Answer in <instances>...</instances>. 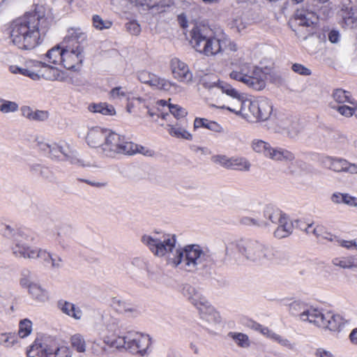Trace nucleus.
Here are the masks:
<instances>
[{"instance_id": "58", "label": "nucleus", "mask_w": 357, "mask_h": 357, "mask_svg": "<svg viewBox=\"0 0 357 357\" xmlns=\"http://www.w3.org/2000/svg\"><path fill=\"white\" fill-rule=\"evenodd\" d=\"M336 109L340 114L346 117H351L354 115V106H347V105H340L336 107Z\"/></svg>"}, {"instance_id": "63", "label": "nucleus", "mask_w": 357, "mask_h": 357, "mask_svg": "<svg viewBox=\"0 0 357 357\" xmlns=\"http://www.w3.org/2000/svg\"><path fill=\"white\" fill-rule=\"evenodd\" d=\"M102 344L98 341L92 342L91 346L90 347V351L91 354L96 356H102Z\"/></svg>"}, {"instance_id": "52", "label": "nucleus", "mask_w": 357, "mask_h": 357, "mask_svg": "<svg viewBox=\"0 0 357 357\" xmlns=\"http://www.w3.org/2000/svg\"><path fill=\"white\" fill-rule=\"evenodd\" d=\"M127 91L122 86H116L109 91V96L112 99H122L126 97Z\"/></svg>"}, {"instance_id": "37", "label": "nucleus", "mask_w": 357, "mask_h": 357, "mask_svg": "<svg viewBox=\"0 0 357 357\" xmlns=\"http://www.w3.org/2000/svg\"><path fill=\"white\" fill-rule=\"evenodd\" d=\"M70 343L73 347L77 352L84 353L86 351V342L84 336L79 333H76L71 336Z\"/></svg>"}, {"instance_id": "32", "label": "nucleus", "mask_w": 357, "mask_h": 357, "mask_svg": "<svg viewBox=\"0 0 357 357\" xmlns=\"http://www.w3.org/2000/svg\"><path fill=\"white\" fill-rule=\"evenodd\" d=\"M29 293L38 302L45 303L49 298L47 291L36 283L30 286Z\"/></svg>"}, {"instance_id": "40", "label": "nucleus", "mask_w": 357, "mask_h": 357, "mask_svg": "<svg viewBox=\"0 0 357 357\" xmlns=\"http://www.w3.org/2000/svg\"><path fill=\"white\" fill-rule=\"evenodd\" d=\"M10 70L13 74L20 73L24 76L30 77L33 80H38L40 78V75L38 73L29 69L28 68H21L17 66H10Z\"/></svg>"}, {"instance_id": "54", "label": "nucleus", "mask_w": 357, "mask_h": 357, "mask_svg": "<svg viewBox=\"0 0 357 357\" xmlns=\"http://www.w3.org/2000/svg\"><path fill=\"white\" fill-rule=\"evenodd\" d=\"M116 335H118V337L112 340V342L111 343L112 347H114V348L116 349L124 348L127 350V340H126V334L122 335L121 334Z\"/></svg>"}, {"instance_id": "26", "label": "nucleus", "mask_w": 357, "mask_h": 357, "mask_svg": "<svg viewBox=\"0 0 357 357\" xmlns=\"http://www.w3.org/2000/svg\"><path fill=\"white\" fill-rule=\"evenodd\" d=\"M148 84L152 86H155L158 89L165 91H169L172 88L176 89L178 86L176 84L172 83L169 81L160 78L153 74L151 76V79H149Z\"/></svg>"}, {"instance_id": "22", "label": "nucleus", "mask_w": 357, "mask_h": 357, "mask_svg": "<svg viewBox=\"0 0 357 357\" xmlns=\"http://www.w3.org/2000/svg\"><path fill=\"white\" fill-rule=\"evenodd\" d=\"M112 305L118 312L121 314H130L132 317H137L139 312L136 307L119 298H114Z\"/></svg>"}, {"instance_id": "64", "label": "nucleus", "mask_w": 357, "mask_h": 357, "mask_svg": "<svg viewBox=\"0 0 357 357\" xmlns=\"http://www.w3.org/2000/svg\"><path fill=\"white\" fill-rule=\"evenodd\" d=\"M343 203L350 206H357V198L351 197L348 194L343 195Z\"/></svg>"}, {"instance_id": "39", "label": "nucleus", "mask_w": 357, "mask_h": 357, "mask_svg": "<svg viewBox=\"0 0 357 357\" xmlns=\"http://www.w3.org/2000/svg\"><path fill=\"white\" fill-rule=\"evenodd\" d=\"M45 17L44 8L42 6H36L32 12H27L24 15L25 20L23 22H30L31 21H38L43 20Z\"/></svg>"}, {"instance_id": "41", "label": "nucleus", "mask_w": 357, "mask_h": 357, "mask_svg": "<svg viewBox=\"0 0 357 357\" xmlns=\"http://www.w3.org/2000/svg\"><path fill=\"white\" fill-rule=\"evenodd\" d=\"M32 331V322L28 319H24L21 320L19 324L18 335L20 337L24 338L31 334Z\"/></svg>"}, {"instance_id": "35", "label": "nucleus", "mask_w": 357, "mask_h": 357, "mask_svg": "<svg viewBox=\"0 0 357 357\" xmlns=\"http://www.w3.org/2000/svg\"><path fill=\"white\" fill-rule=\"evenodd\" d=\"M252 148L256 153H262L268 158L272 146L267 142L261 139H254L252 142Z\"/></svg>"}, {"instance_id": "11", "label": "nucleus", "mask_w": 357, "mask_h": 357, "mask_svg": "<svg viewBox=\"0 0 357 357\" xmlns=\"http://www.w3.org/2000/svg\"><path fill=\"white\" fill-rule=\"evenodd\" d=\"M127 351L141 356H146L150 354L151 338L149 335L142 334L135 331L126 333Z\"/></svg>"}, {"instance_id": "14", "label": "nucleus", "mask_w": 357, "mask_h": 357, "mask_svg": "<svg viewBox=\"0 0 357 357\" xmlns=\"http://www.w3.org/2000/svg\"><path fill=\"white\" fill-rule=\"evenodd\" d=\"M171 68L174 78L179 82L189 83L192 81V74L188 65L178 59H172Z\"/></svg>"}, {"instance_id": "19", "label": "nucleus", "mask_w": 357, "mask_h": 357, "mask_svg": "<svg viewBox=\"0 0 357 357\" xmlns=\"http://www.w3.org/2000/svg\"><path fill=\"white\" fill-rule=\"evenodd\" d=\"M198 310L201 319L204 321V324L205 327H208L220 322V317L219 313L216 312L209 303L205 305L204 307H199Z\"/></svg>"}, {"instance_id": "55", "label": "nucleus", "mask_w": 357, "mask_h": 357, "mask_svg": "<svg viewBox=\"0 0 357 357\" xmlns=\"http://www.w3.org/2000/svg\"><path fill=\"white\" fill-rule=\"evenodd\" d=\"M107 329L115 334H121V328H122L121 324L119 319L115 318H111L109 322L107 325Z\"/></svg>"}, {"instance_id": "6", "label": "nucleus", "mask_w": 357, "mask_h": 357, "mask_svg": "<svg viewBox=\"0 0 357 357\" xmlns=\"http://www.w3.org/2000/svg\"><path fill=\"white\" fill-rule=\"evenodd\" d=\"M222 109H226L237 115H241L245 119H250L252 116L259 121L267 120L272 112L273 105L270 100L265 97H261L256 101L245 100L241 103V107L238 109H231V107L222 106Z\"/></svg>"}, {"instance_id": "17", "label": "nucleus", "mask_w": 357, "mask_h": 357, "mask_svg": "<svg viewBox=\"0 0 357 357\" xmlns=\"http://www.w3.org/2000/svg\"><path fill=\"white\" fill-rule=\"evenodd\" d=\"M109 130L100 127H93L89 130L86 137L87 144L92 148H100L104 143Z\"/></svg>"}, {"instance_id": "31", "label": "nucleus", "mask_w": 357, "mask_h": 357, "mask_svg": "<svg viewBox=\"0 0 357 357\" xmlns=\"http://www.w3.org/2000/svg\"><path fill=\"white\" fill-rule=\"evenodd\" d=\"M137 6H146L148 9L155 10L156 13L165 11V6L162 4L160 0H130Z\"/></svg>"}, {"instance_id": "56", "label": "nucleus", "mask_w": 357, "mask_h": 357, "mask_svg": "<svg viewBox=\"0 0 357 357\" xmlns=\"http://www.w3.org/2000/svg\"><path fill=\"white\" fill-rule=\"evenodd\" d=\"M241 223L244 225H256L258 227L268 226V224L266 222L261 221L259 222L257 219L252 218L250 217H243L241 219Z\"/></svg>"}, {"instance_id": "2", "label": "nucleus", "mask_w": 357, "mask_h": 357, "mask_svg": "<svg viewBox=\"0 0 357 357\" xmlns=\"http://www.w3.org/2000/svg\"><path fill=\"white\" fill-rule=\"evenodd\" d=\"M208 24H194L190 31V43L199 53L206 56L225 52L229 54L238 50L237 45L224 33L212 36Z\"/></svg>"}, {"instance_id": "38", "label": "nucleus", "mask_w": 357, "mask_h": 357, "mask_svg": "<svg viewBox=\"0 0 357 357\" xmlns=\"http://www.w3.org/2000/svg\"><path fill=\"white\" fill-rule=\"evenodd\" d=\"M30 171L33 174L40 176L44 178H50L52 177V172L48 167L40 164L33 163L30 165Z\"/></svg>"}, {"instance_id": "59", "label": "nucleus", "mask_w": 357, "mask_h": 357, "mask_svg": "<svg viewBox=\"0 0 357 357\" xmlns=\"http://www.w3.org/2000/svg\"><path fill=\"white\" fill-rule=\"evenodd\" d=\"M291 69L294 72L301 75H311V70L300 63H294L291 66Z\"/></svg>"}, {"instance_id": "33", "label": "nucleus", "mask_w": 357, "mask_h": 357, "mask_svg": "<svg viewBox=\"0 0 357 357\" xmlns=\"http://www.w3.org/2000/svg\"><path fill=\"white\" fill-rule=\"evenodd\" d=\"M334 100L339 103H349L356 105V100L352 98L350 92L341 89H337L333 93Z\"/></svg>"}, {"instance_id": "36", "label": "nucleus", "mask_w": 357, "mask_h": 357, "mask_svg": "<svg viewBox=\"0 0 357 357\" xmlns=\"http://www.w3.org/2000/svg\"><path fill=\"white\" fill-rule=\"evenodd\" d=\"M195 128H205L215 132H220L221 126L215 121H208L206 119L196 118L194 122Z\"/></svg>"}, {"instance_id": "44", "label": "nucleus", "mask_w": 357, "mask_h": 357, "mask_svg": "<svg viewBox=\"0 0 357 357\" xmlns=\"http://www.w3.org/2000/svg\"><path fill=\"white\" fill-rule=\"evenodd\" d=\"M228 336L231 337L235 342L241 347H248L250 345L248 337L241 333H233L230 332Z\"/></svg>"}, {"instance_id": "30", "label": "nucleus", "mask_w": 357, "mask_h": 357, "mask_svg": "<svg viewBox=\"0 0 357 357\" xmlns=\"http://www.w3.org/2000/svg\"><path fill=\"white\" fill-rule=\"evenodd\" d=\"M89 111L95 113H100L103 115L112 116L116 114L114 107L106 102L93 103L89 106Z\"/></svg>"}, {"instance_id": "16", "label": "nucleus", "mask_w": 357, "mask_h": 357, "mask_svg": "<svg viewBox=\"0 0 357 357\" xmlns=\"http://www.w3.org/2000/svg\"><path fill=\"white\" fill-rule=\"evenodd\" d=\"M266 75L260 68H254V72L247 77L243 82L248 87L260 91L266 86Z\"/></svg>"}, {"instance_id": "3", "label": "nucleus", "mask_w": 357, "mask_h": 357, "mask_svg": "<svg viewBox=\"0 0 357 357\" xmlns=\"http://www.w3.org/2000/svg\"><path fill=\"white\" fill-rule=\"evenodd\" d=\"M1 231L4 236L13 238L12 251L15 257L24 259L38 258L44 262L51 261L53 268H59L61 267V264L56 262V259L53 258L51 254L45 250L32 248L29 245V243L32 242L34 238L27 231L21 229H14L8 225H3Z\"/></svg>"}, {"instance_id": "34", "label": "nucleus", "mask_w": 357, "mask_h": 357, "mask_svg": "<svg viewBox=\"0 0 357 357\" xmlns=\"http://www.w3.org/2000/svg\"><path fill=\"white\" fill-rule=\"evenodd\" d=\"M284 215L281 211L271 206H267L264 211V218L274 224H278Z\"/></svg>"}, {"instance_id": "49", "label": "nucleus", "mask_w": 357, "mask_h": 357, "mask_svg": "<svg viewBox=\"0 0 357 357\" xmlns=\"http://www.w3.org/2000/svg\"><path fill=\"white\" fill-rule=\"evenodd\" d=\"M189 301L199 310V307H204L207 305L208 302L206 301L205 297L202 296L201 292L198 291L194 295Z\"/></svg>"}, {"instance_id": "12", "label": "nucleus", "mask_w": 357, "mask_h": 357, "mask_svg": "<svg viewBox=\"0 0 357 357\" xmlns=\"http://www.w3.org/2000/svg\"><path fill=\"white\" fill-rule=\"evenodd\" d=\"M28 357H72V351L66 347H52L35 342L27 351Z\"/></svg>"}, {"instance_id": "42", "label": "nucleus", "mask_w": 357, "mask_h": 357, "mask_svg": "<svg viewBox=\"0 0 357 357\" xmlns=\"http://www.w3.org/2000/svg\"><path fill=\"white\" fill-rule=\"evenodd\" d=\"M168 132L170 135L177 138H182L185 139H192V135L187 130L177 126H170Z\"/></svg>"}, {"instance_id": "23", "label": "nucleus", "mask_w": 357, "mask_h": 357, "mask_svg": "<svg viewBox=\"0 0 357 357\" xmlns=\"http://www.w3.org/2000/svg\"><path fill=\"white\" fill-rule=\"evenodd\" d=\"M323 164L328 169L336 172H345L347 160L326 156L322 160Z\"/></svg>"}, {"instance_id": "24", "label": "nucleus", "mask_w": 357, "mask_h": 357, "mask_svg": "<svg viewBox=\"0 0 357 357\" xmlns=\"http://www.w3.org/2000/svg\"><path fill=\"white\" fill-rule=\"evenodd\" d=\"M268 158L275 161L291 162L295 159V156L293 153L287 149L272 147Z\"/></svg>"}, {"instance_id": "27", "label": "nucleus", "mask_w": 357, "mask_h": 357, "mask_svg": "<svg viewBox=\"0 0 357 357\" xmlns=\"http://www.w3.org/2000/svg\"><path fill=\"white\" fill-rule=\"evenodd\" d=\"M63 42L62 46H55L50 49L45 54L46 58L48 59V62L53 64H61L63 52H64Z\"/></svg>"}, {"instance_id": "45", "label": "nucleus", "mask_w": 357, "mask_h": 357, "mask_svg": "<svg viewBox=\"0 0 357 357\" xmlns=\"http://www.w3.org/2000/svg\"><path fill=\"white\" fill-rule=\"evenodd\" d=\"M17 342V336L14 333H1L0 334V344L4 347H11Z\"/></svg>"}, {"instance_id": "18", "label": "nucleus", "mask_w": 357, "mask_h": 357, "mask_svg": "<svg viewBox=\"0 0 357 357\" xmlns=\"http://www.w3.org/2000/svg\"><path fill=\"white\" fill-rule=\"evenodd\" d=\"M39 148L48 154V156L52 160H64V156L67 155V150L63 146L56 143H39Z\"/></svg>"}, {"instance_id": "60", "label": "nucleus", "mask_w": 357, "mask_h": 357, "mask_svg": "<svg viewBox=\"0 0 357 357\" xmlns=\"http://www.w3.org/2000/svg\"><path fill=\"white\" fill-rule=\"evenodd\" d=\"M197 291L198 290L195 287L188 284H185L182 289L183 294L187 297L188 300L195 295Z\"/></svg>"}, {"instance_id": "47", "label": "nucleus", "mask_w": 357, "mask_h": 357, "mask_svg": "<svg viewBox=\"0 0 357 357\" xmlns=\"http://www.w3.org/2000/svg\"><path fill=\"white\" fill-rule=\"evenodd\" d=\"M18 105L15 102L3 100L0 105V111L3 113L15 112L18 109Z\"/></svg>"}, {"instance_id": "9", "label": "nucleus", "mask_w": 357, "mask_h": 357, "mask_svg": "<svg viewBox=\"0 0 357 357\" xmlns=\"http://www.w3.org/2000/svg\"><path fill=\"white\" fill-rule=\"evenodd\" d=\"M328 1L312 0L307 8L298 9L295 12L294 19L304 21V22L327 20L332 14L331 8L325 4Z\"/></svg>"}, {"instance_id": "62", "label": "nucleus", "mask_w": 357, "mask_h": 357, "mask_svg": "<svg viewBox=\"0 0 357 357\" xmlns=\"http://www.w3.org/2000/svg\"><path fill=\"white\" fill-rule=\"evenodd\" d=\"M126 30L130 34L137 36L140 33L142 28L140 24H126Z\"/></svg>"}, {"instance_id": "7", "label": "nucleus", "mask_w": 357, "mask_h": 357, "mask_svg": "<svg viewBox=\"0 0 357 357\" xmlns=\"http://www.w3.org/2000/svg\"><path fill=\"white\" fill-rule=\"evenodd\" d=\"M136 149L137 144L126 141L124 136L111 130L101 146V153L109 158H115L119 154L132 155Z\"/></svg>"}, {"instance_id": "29", "label": "nucleus", "mask_w": 357, "mask_h": 357, "mask_svg": "<svg viewBox=\"0 0 357 357\" xmlns=\"http://www.w3.org/2000/svg\"><path fill=\"white\" fill-rule=\"evenodd\" d=\"M89 111L95 113H100L103 115L112 116L116 114L114 107L106 102L93 103L89 106Z\"/></svg>"}, {"instance_id": "21", "label": "nucleus", "mask_w": 357, "mask_h": 357, "mask_svg": "<svg viewBox=\"0 0 357 357\" xmlns=\"http://www.w3.org/2000/svg\"><path fill=\"white\" fill-rule=\"evenodd\" d=\"M58 308L65 314L79 320L82 318V311L73 303L64 300L57 302Z\"/></svg>"}, {"instance_id": "50", "label": "nucleus", "mask_w": 357, "mask_h": 357, "mask_svg": "<svg viewBox=\"0 0 357 357\" xmlns=\"http://www.w3.org/2000/svg\"><path fill=\"white\" fill-rule=\"evenodd\" d=\"M211 160L214 163L218 164L225 168L229 169L231 167L230 158L227 157L226 155H216L213 156Z\"/></svg>"}, {"instance_id": "51", "label": "nucleus", "mask_w": 357, "mask_h": 357, "mask_svg": "<svg viewBox=\"0 0 357 357\" xmlns=\"http://www.w3.org/2000/svg\"><path fill=\"white\" fill-rule=\"evenodd\" d=\"M335 266H340L342 268H351L356 266L351 259L347 258H335L333 260Z\"/></svg>"}, {"instance_id": "4", "label": "nucleus", "mask_w": 357, "mask_h": 357, "mask_svg": "<svg viewBox=\"0 0 357 357\" xmlns=\"http://www.w3.org/2000/svg\"><path fill=\"white\" fill-rule=\"evenodd\" d=\"M63 44L66 45L61 65L66 69H74L84 59V49L87 44L86 35L79 28L71 27L68 29Z\"/></svg>"}, {"instance_id": "15", "label": "nucleus", "mask_w": 357, "mask_h": 357, "mask_svg": "<svg viewBox=\"0 0 357 357\" xmlns=\"http://www.w3.org/2000/svg\"><path fill=\"white\" fill-rule=\"evenodd\" d=\"M204 86L209 89L214 86H217L218 88L221 89L222 93L234 98L236 101V107L234 108L231 107V109H238L240 107H241V103L245 101L243 95H241L234 88H233L229 84L223 81L218 80V82H214L209 85H208L206 83H204Z\"/></svg>"}, {"instance_id": "57", "label": "nucleus", "mask_w": 357, "mask_h": 357, "mask_svg": "<svg viewBox=\"0 0 357 357\" xmlns=\"http://www.w3.org/2000/svg\"><path fill=\"white\" fill-rule=\"evenodd\" d=\"M49 112L45 110H33V117L32 120L33 121H45L49 118Z\"/></svg>"}, {"instance_id": "10", "label": "nucleus", "mask_w": 357, "mask_h": 357, "mask_svg": "<svg viewBox=\"0 0 357 357\" xmlns=\"http://www.w3.org/2000/svg\"><path fill=\"white\" fill-rule=\"evenodd\" d=\"M240 248L243 250V256L248 260L252 261H261L263 259L271 260L275 256V251L272 248L255 240L243 239Z\"/></svg>"}, {"instance_id": "61", "label": "nucleus", "mask_w": 357, "mask_h": 357, "mask_svg": "<svg viewBox=\"0 0 357 357\" xmlns=\"http://www.w3.org/2000/svg\"><path fill=\"white\" fill-rule=\"evenodd\" d=\"M62 235H64L65 236H66L68 238L73 237V231L72 228L70 227L66 226V227H63L60 231L58 232V236H59V238H60V239L59 240V243L62 247H63V245L61 241Z\"/></svg>"}, {"instance_id": "1", "label": "nucleus", "mask_w": 357, "mask_h": 357, "mask_svg": "<svg viewBox=\"0 0 357 357\" xmlns=\"http://www.w3.org/2000/svg\"><path fill=\"white\" fill-rule=\"evenodd\" d=\"M142 241L157 257L167 256V263L188 272H208L218 261L208 250H203L198 245H188L175 249L176 237L174 234L155 233L154 236L144 235Z\"/></svg>"}, {"instance_id": "46", "label": "nucleus", "mask_w": 357, "mask_h": 357, "mask_svg": "<svg viewBox=\"0 0 357 357\" xmlns=\"http://www.w3.org/2000/svg\"><path fill=\"white\" fill-rule=\"evenodd\" d=\"M342 17L344 22H356L357 21V8L350 7L342 9Z\"/></svg>"}, {"instance_id": "53", "label": "nucleus", "mask_w": 357, "mask_h": 357, "mask_svg": "<svg viewBox=\"0 0 357 357\" xmlns=\"http://www.w3.org/2000/svg\"><path fill=\"white\" fill-rule=\"evenodd\" d=\"M277 225H278V227H279L280 229L287 232L289 234H291L293 230V224L288 220V218L286 216V215L280 220V221Z\"/></svg>"}, {"instance_id": "28", "label": "nucleus", "mask_w": 357, "mask_h": 357, "mask_svg": "<svg viewBox=\"0 0 357 357\" xmlns=\"http://www.w3.org/2000/svg\"><path fill=\"white\" fill-rule=\"evenodd\" d=\"M89 111L95 113H100L103 115L112 116L116 114L114 107L106 102L93 103L89 106Z\"/></svg>"}, {"instance_id": "8", "label": "nucleus", "mask_w": 357, "mask_h": 357, "mask_svg": "<svg viewBox=\"0 0 357 357\" xmlns=\"http://www.w3.org/2000/svg\"><path fill=\"white\" fill-rule=\"evenodd\" d=\"M303 321H308L314 325L328 329L331 331H338L344 325V319L340 314H333L331 312L323 313L317 309H310L300 314Z\"/></svg>"}, {"instance_id": "20", "label": "nucleus", "mask_w": 357, "mask_h": 357, "mask_svg": "<svg viewBox=\"0 0 357 357\" xmlns=\"http://www.w3.org/2000/svg\"><path fill=\"white\" fill-rule=\"evenodd\" d=\"M243 243V239L230 242L225 246V257L220 261V263L225 264L227 260L238 261L240 256H243V250L240 248V245Z\"/></svg>"}, {"instance_id": "48", "label": "nucleus", "mask_w": 357, "mask_h": 357, "mask_svg": "<svg viewBox=\"0 0 357 357\" xmlns=\"http://www.w3.org/2000/svg\"><path fill=\"white\" fill-rule=\"evenodd\" d=\"M169 112L174 115L177 119L184 118L187 114L185 109L178 105L169 104Z\"/></svg>"}, {"instance_id": "43", "label": "nucleus", "mask_w": 357, "mask_h": 357, "mask_svg": "<svg viewBox=\"0 0 357 357\" xmlns=\"http://www.w3.org/2000/svg\"><path fill=\"white\" fill-rule=\"evenodd\" d=\"M231 169H238L240 170L248 171L250 169V164L243 158H230Z\"/></svg>"}, {"instance_id": "5", "label": "nucleus", "mask_w": 357, "mask_h": 357, "mask_svg": "<svg viewBox=\"0 0 357 357\" xmlns=\"http://www.w3.org/2000/svg\"><path fill=\"white\" fill-rule=\"evenodd\" d=\"M44 24H15L10 31L13 44L22 50H32L45 36L47 31Z\"/></svg>"}, {"instance_id": "13", "label": "nucleus", "mask_w": 357, "mask_h": 357, "mask_svg": "<svg viewBox=\"0 0 357 357\" xmlns=\"http://www.w3.org/2000/svg\"><path fill=\"white\" fill-rule=\"evenodd\" d=\"M274 130L275 132L285 135L290 138L296 137L300 132L297 121L284 116L277 119Z\"/></svg>"}, {"instance_id": "25", "label": "nucleus", "mask_w": 357, "mask_h": 357, "mask_svg": "<svg viewBox=\"0 0 357 357\" xmlns=\"http://www.w3.org/2000/svg\"><path fill=\"white\" fill-rule=\"evenodd\" d=\"M254 68L249 63H243L238 68L230 73V77L233 79L243 82L248 75L254 72Z\"/></svg>"}]
</instances>
